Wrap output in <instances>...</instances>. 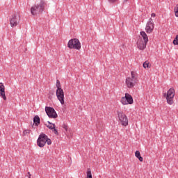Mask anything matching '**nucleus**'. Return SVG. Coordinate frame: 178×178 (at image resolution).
<instances>
[{
	"label": "nucleus",
	"mask_w": 178,
	"mask_h": 178,
	"mask_svg": "<svg viewBox=\"0 0 178 178\" xmlns=\"http://www.w3.org/2000/svg\"><path fill=\"white\" fill-rule=\"evenodd\" d=\"M45 5H47L45 0H40V3L35 4L31 8V15H33V16H35L42 13L45 9Z\"/></svg>",
	"instance_id": "1"
},
{
	"label": "nucleus",
	"mask_w": 178,
	"mask_h": 178,
	"mask_svg": "<svg viewBox=\"0 0 178 178\" xmlns=\"http://www.w3.org/2000/svg\"><path fill=\"white\" fill-rule=\"evenodd\" d=\"M137 83V76H136V72H131V77H127L125 80L126 86L128 88H133Z\"/></svg>",
	"instance_id": "2"
},
{
	"label": "nucleus",
	"mask_w": 178,
	"mask_h": 178,
	"mask_svg": "<svg viewBox=\"0 0 178 178\" xmlns=\"http://www.w3.org/2000/svg\"><path fill=\"white\" fill-rule=\"evenodd\" d=\"M175 89L173 88H170L167 93L164 94V97L166 98L167 104L168 105H173L175 104Z\"/></svg>",
	"instance_id": "3"
},
{
	"label": "nucleus",
	"mask_w": 178,
	"mask_h": 178,
	"mask_svg": "<svg viewBox=\"0 0 178 178\" xmlns=\"http://www.w3.org/2000/svg\"><path fill=\"white\" fill-rule=\"evenodd\" d=\"M67 47L70 49H77V51H80L81 49V43H80L79 39L73 38L68 41Z\"/></svg>",
	"instance_id": "4"
},
{
	"label": "nucleus",
	"mask_w": 178,
	"mask_h": 178,
	"mask_svg": "<svg viewBox=\"0 0 178 178\" xmlns=\"http://www.w3.org/2000/svg\"><path fill=\"white\" fill-rule=\"evenodd\" d=\"M119 121L120 122L122 126H129V119L127 118V115L123 113V111H117Z\"/></svg>",
	"instance_id": "5"
},
{
	"label": "nucleus",
	"mask_w": 178,
	"mask_h": 178,
	"mask_svg": "<svg viewBox=\"0 0 178 178\" xmlns=\"http://www.w3.org/2000/svg\"><path fill=\"white\" fill-rule=\"evenodd\" d=\"M120 102L122 105H133L134 100L133 96L129 93H125V96L121 98Z\"/></svg>",
	"instance_id": "6"
},
{
	"label": "nucleus",
	"mask_w": 178,
	"mask_h": 178,
	"mask_svg": "<svg viewBox=\"0 0 178 178\" xmlns=\"http://www.w3.org/2000/svg\"><path fill=\"white\" fill-rule=\"evenodd\" d=\"M19 23H20V16L16 14H13L10 17V24L11 27H17Z\"/></svg>",
	"instance_id": "7"
},
{
	"label": "nucleus",
	"mask_w": 178,
	"mask_h": 178,
	"mask_svg": "<svg viewBox=\"0 0 178 178\" xmlns=\"http://www.w3.org/2000/svg\"><path fill=\"white\" fill-rule=\"evenodd\" d=\"M37 144L40 148H43L47 144V135L45 134H40L37 140Z\"/></svg>",
	"instance_id": "8"
},
{
	"label": "nucleus",
	"mask_w": 178,
	"mask_h": 178,
	"mask_svg": "<svg viewBox=\"0 0 178 178\" xmlns=\"http://www.w3.org/2000/svg\"><path fill=\"white\" fill-rule=\"evenodd\" d=\"M45 112L50 119H56V118H58V113H56V111H55V109L52 107L46 106Z\"/></svg>",
	"instance_id": "9"
},
{
	"label": "nucleus",
	"mask_w": 178,
	"mask_h": 178,
	"mask_svg": "<svg viewBox=\"0 0 178 178\" xmlns=\"http://www.w3.org/2000/svg\"><path fill=\"white\" fill-rule=\"evenodd\" d=\"M56 95L61 105H65V92H63V89H57Z\"/></svg>",
	"instance_id": "10"
},
{
	"label": "nucleus",
	"mask_w": 178,
	"mask_h": 178,
	"mask_svg": "<svg viewBox=\"0 0 178 178\" xmlns=\"http://www.w3.org/2000/svg\"><path fill=\"white\" fill-rule=\"evenodd\" d=\"M145 31L147 34H151L154 31V22L152 18H149V21L146 24Z\"/></svg>",
	"instance_id": "11"
},
{
	"label": "nucleus",
	"mask_w": 178,
	"mask_h": 178,
	"mask_svg": "<svg viewBox=\"0 0 178 178\" xmlns=\"http://www.w3.org/2000/svg\"><path fill=\"white\" fill-rule=\"evenodd\" d=\"M147 44L148 42H145L143 39L139 38L136 42L137 48L139 49L140 51H144L147 48Z\"/></svg>",
	"instance_id": "12"
},
{
	"label": "nucleus",
	"mask_w": 178,
	"mask_h": 178,
	"mask_svg": "<svg viewBox=\"0 0 178 178\" xmlns=\"http://www.w3.org/2000/svg\"><path fill=\"white\" fill-rule=\"evenodd\" d=\"M48 124H46L47 127L51 131L56 134V136H59V132H58V129L55 128V124H52L49 121L47 122Z\"/></svg>",
	"instance_id": "13"
},
{
	"label": "nucleus",
	"mask_w": 178,
	"mask_h": 178,
	"mask_svg": "<svg viewBox=\"0 0 178 178\" xmlns=\"http://www.w3.org/2000/svg\"><path fill=\"white\" fill-rule=\"evenodd\" d=\"M0 97L3 99V101H6V95L5 94V86L2 82H0Z\"/></svg>",
	"instance_id": "14"
},
{
	"label": "nucleus",
	"mask_w": 178,
	"mask_h": 178,
	"mask_svg": "<svg viewBox=\"0 0 178 178\" xmlns=\"http://www.w3.org/2000/svg\"><path fill=\"white\" fill-rule=\"evenodd\" d=\"M140 34L143 41H145V42H148V35H147V33H145V31H140Z\"/></svg>",
	"instance_id": "15"
},
{
	"label": "nucleus",
	"mask_w": 178,
	"mask_h": 178,
	"mask_svg": "<svg viewBox=\"0 0 178 178\" xmlns=\"http://www.w3.org/2000/svg\"><path fill=\"white\" fill-rule=\"evenodd\" d=\"M135 156L138 158V159L140 161V162H143L144 161V159L143 156H141V154L140 153V151L137 150L135 152Z\"/></svg>",
	"instance_id": "16"
},
{
	"label": "nucleus",
	"mask_w": 178,
	"mask_h": 178,
	"mask_svg": "<svg viewBox=\"0 0 178 178\" xmlns=\"http://www.w3.org/2000/svg\"><path fill=\"white\" fill-rule=\"evenodd\" d=\"M33 122L35 123V126H38V124H40V117L38 115H35L33 118Z\"/></svg>",
	"instance_id": "17"
},
{
	"label": "nucleus",
	"mask_w": 178,
	"mask_h": 178,
	"mask_svg": "<svg viewBox=\"0 0 178 178\" xmlns=\"http://www.w3.org/2000/svg\"><path fill=\"white\" fill-rule=\"evenodd\" d=\"M86 178H92V174L91 173V170L90 168L88 169V171L86 172Z\"/></svg>",
	"instance_id": "18"
},
{
	"label": "nucleus",
	"mask_w": 178,
	"mask_h": 178,
	"mask_svg": "<svg viewBox=\"0 0 178 178\" xmlns=\"http://www.w3.org/2000/svg\"><path fill=\"white\" fill-rule=\"evenodd\" d=\"M56 88L57 90H62V86H60V81H59V79L56 80Z\"/></svg>",
	"instance_id": "19"
},
{
	"label": "nucleus",
	"mask_w": 178,
	"mask_h": 178,
	"mask_svg": "<svg viewBox=\"0 0 178 178\" xmlns=\"http://www.w3.org/2000/svg\"><path fill=\"white\" fill-rule=\"evenodd\" d=\"M174 45H178V35H176L175 38L172 42Z\"/></svg>",
	"instance_id": "20"
},
{
	"label": "nucleus",
	"mask_w": 178,
	"mask_h": 178,
	"mask_svg": "<svg viewBox=\"0 0 178 178\" xmlns=\"http://www.w3.org/2000/svg\"><path fill=\"white\" fill-rule=\"evenodd\" d=\"M46 143L47 145H51V144H52V141L51 140V139L48 138V136H47L46 137Z\"/></svg>",
	"instance_id": "21"
},
{
	"label": "nucleus",
	"mask_w": 178,
	"mask_h": 178,
	"mask_svg": "<svg viewBox=\"0 0 178 178\" xmlns=\"http://www.w3.org/2000/svg\"><path fill=\"white\" fill-rule=\"evenodd\" d=\"M31 131L30 129H26L24 131L23 134L24 136H27V134H30Z\"/></svg>",
	"instance_id": "22"
},
{
	"label": "nucleus",
	"mask_w": 178,
	"mask_h": 178,
	"mask_svg": "<svg viewBox=\"0 0 178 178\" xmlns=\"http://www.w3.org/2000/svg\"><path fill=\"white\" fill-rule=\"evenodd\" d=\"M149 63H148V62H145L144 63H143V67L145 68V69H147V67H149Z\"/></svg>",
	"instance_id": "23"
},
{
	"label": "nucleus",
	"mask_w": 178,
	"mask_h": 178,
	"mask_svg": "<svg viewBox=\"0 0 178 178\" xmlns=\"http://www.w3.org/2000/svg\"><path fill=\"white\" fill-rule=\"evenodd\" d=\"M175 15L176 17H178V8H175Z\"/></svg>",
	"instance_id": "24"
},
{
	"label": "nucleus",
	"mask_w": 178,
	"mask_h": 178,
	"mask_svg": "<svg viewBox=\"0 0 178 178\" xmlns=\"http://www.w3.org/2000/svg\"><path fill=\"white\" fill-rule=\"evenodd\" d=\"M118 1L119 0H108V2H110L111 3H115V2H118Z\"/></svg>",
	"instance_id": "25"
},
{
	"label": "nucleus",
	"mask_w": 178,
	"mask_h": 178,
	"mask_svg": "<svg viewBox=\"0 0 178 178\" xmlns=\"http://www.w3.org/2000/svg\"><path fill=\"white\" fill-rule=\"evenodd\" d=\"M63 129L65 130V131H67V125L63 124Z\"/></svg>",
	"instance_id": "26"
},
{
	"label": "nucleus",
	"mask_w": 178,
	"mask_h": 178,
	"mask_svg": "<svg viewBox=\"0 0 178 178\" xmlns=\"http://www.w3.org/2000/svg\"><path fill=\"white\" fill-rule=\"evenodd\" d=\"M156 15L155 13H152L151 17H155Z\"/></svg>",
	"instance_id": "27"
},
{
	"label": "nucleus",
	"mask_w": 178,
	"mask_h": 178,
	"mask_svg": "<svg viewBox=\"0 0 178 178\" xmlns=\"http://www.w3.org/2000/svg\"><path fill=\"white\" fill-rule=\"evenodd\" d=\"M28 175H29V178H30V176H31V175H30V172H28Z\"/></svg>",
	"instance_id": "28"
},
{
	"label": "nucleus",
	"mask_w": 178,
	"mask_h": 178,
	"mask_svg": "<svg viewBox=\"0 0 178 178\" xmlns=\"http://www.w3.org/2000/svg\"><path fill=\"white\" fill-rule=\"evenodd\" d=\"M128 0H124V2H127Z\"/></svg>",
	"instance_id": "29"
}]
</instances>
